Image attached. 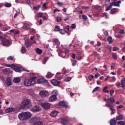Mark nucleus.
I'll use <instances>...</instances> for the list:
<instances>
[{
  "label": "nucleus",
  "mask_w": 125,
  "mask_h": 125,
  "mask_svg": "<svg viewBox=\"0 0 125 125\" xmlns=\"http://www.w3.org/2000/svg\"><path fill=\"white\" fill-rule=\"evenodd\" d=\"M32 117V113L29 111L22 112L18 115L20 121H26Z\"/></svg>",
  "instance_id": "1"
},
{
  "label": "nucleus",
  "mask_w": 125,
  "mask_h": 125,
  "mask_svg": "<svg viewBox=\"0 0 125 125\" xmlns=\"http://www.w3.org/2000/svg\"><path fill=\"white\" fill-rule=\"evenodd\" d=\"M31 107L32 102L30 99H25L21 104V108L23 110H25V109H30Z\"/></svg>",
  "instance_id": "2"
},
{
  "label": "nucleus",
  "mask_w": 125,
  "mask_h": 125,
  "mask_svg": "<svg viewBox=\"0 0 125 125\" xmlns=\"http://www.w3.org/2000/svg\"><path fill=\"white\" fill-rule=\"evenodd\" d=\"M36 79H37V77H30L29 79H25L24 84L27 86L33 85V84H35L36 83Z\"/></svg>",
  "instance_id": "3"
},
{
  "label": "nucleus",
  "mask_w": 125,
  "mask_h": 125,
  "mask_svg": "<svg viewBox=\"0 0 125 125\" xmlns=\"http://www.w3.org/2000/svg\"><path fill=\"white\" fill-rule=\"evenodd\" d=\"M0 41L2 42L3 45L4 46H7L11 44L9 40L6 39L5 38H3L2 36H0Z\"/></svg>",
  "instance_id": "4"
},
{
  "label": "nucleus",
  "mask_w": 125,
  "mask_h": 125,
  "mask_svg": "<svg viewBox=\"0 0 125 125\" xmlns=\"http://www.w3.org/2000/svg\"><path fill=\"white\" fill-rule=\"evenodd\" d=\"M39 95L41 97H47L49 96V93L46 90H42L39 92Z\"/></svg>",
  "instance_id": "5"
},
{
  "label": "nucleus",
  "mask_w": 125,
  "mask_h": 125,
  "mask_svg": "<svg viewBox=\"0 0 125 125\" xmlns=\"http://www.w3.org/2000/svg\"><path fill=\"white\" fill-rule=\"evenodd\" d=\"M51 83L54 86H58L60 83H61V82L57 80V79H53L51 81Z\"/></svg>",
  "instance_id": "6"
},
{
  "label": "nucleus",
  "mask_w": 125,
  "mask_h": 125,
  "mask_svg": "<svg viewBox=\"0 0 125 125\" xmlns=\"http://www.w3.org/2000/svg\"><path fill=\"white\" fill-rule=\"evenodd\" d=\"M41 106L42 108H44V109H46V110L50 108V104L49 103H42L41 104Z\"/></svg>",
  "instance_id": "7"
},
{
  "label": "nucleus",
  "mask_w": 125,
  "mask_h": 125,
  "mask_svg": "<svg viewBox=\"0 0 125 125\" xmlns=\"http://www.w3.org/2000/svg\"><path fill=\"white\" fill-rule=\"evenodd\" d=\"M5 83L7 84V85H8V86H10L11 84H12V82L11 80V78L10 77H8L5 81Z\"/></svg>",
  "instance_id": "8"
},
{
  "label": "nucleus",
  "mask_w": 125,
  "mask_h": 125,
  "mask_svg": "<svg viewBox=\"0 0 125 125\" xmlns=\"http://www.w3.org/2000/svg\"><path fill=\"white\" fill-rule=\"evenodd\" d=\"M121 1H114L112 2L111 3V5L112 6H117L118 7H120V3H121Z\"/></svg>",
  "instance_id": "9"
},
{
  "label": "nucleus",
  "mask_w": 125,
  "mask_h": 125,
  "mask_svg": "<svg viewBox=\"0 0 125 125\" xmlns=\"http://www.w3.org/2000/svg\"><path fill=\"white\" fill-rule=\"evenodd\" d=\"M37 82L38 83H47V80H45L44 78H41L38 79Z\"/></svg>",
  "instance_id": "10"
},
{
  "label": "nucleus",
  "mask_w": 125,
  "mask_h": 125,
  "mask_svg": "<svg viewBox=\"0 0 125 125\" xmlns=\"http://www.w3.org/2000/svg\"><path fill=\"white\" fill-rule=\"evenodd\" d=\"M57 99V97H56V95H53L49 97V101H50V102H53L54 101H56Z\"/></svg>",
  "instance_id": "11"
},
{
  "label": "nucleus",
  "mask_w": 125,
  "mask_h": 125,
  "mask_svg": "<svg viewBox=\"0 0 125 125\" xmlns=\"http://www.w3.org/2000/svg\"><path fill=\"white\" fill-rule=\"evenodd\" d=\"M31 110L32 112H39V111H41V108H40L38 105H36L34 107L32 108Z\"/></svg>",
  "instance_id": "12"
},
{
  "label": "nucleus",
  "mask_w": 125,
  "mask_h": 125,
  "mask_svg": "<svg viewBox=\"0 0 125 125\" xmlns=\"http://www.w3.org/2000/svg\"><path fill=\"white\" fill-rule=\"evenodd\" d=\"M13 112H16V109L14 108L11 107L5 110L6 113H13Z\"/></svg>",
  "instance_id": "13"
},
{
  "label": "nucleus",
  "mask_w": 125,
  "mask_h": 125,
  "mask_svg": "<svg viewBox=\"0 0 125 125\" xmlns=\"http://www.w3.org/2000/svg\"><path fill=\"white\" fill-rule=\"evenodd\" d=\"M37 121H39V119L37 117H32L29 120L30 123H33V124H34V123H36Z\"/></svg>",
  "instance_id": "14"
},
{
  "label": "nucleus",
  "mask_w": 125,
  "mask_h": 125,
  "mask_svg": "<svg viewBox=\"0 0 125 125\" xmlns=\"http://www.w3.org/2000/svg\"><path fill=\"white\" fill-rule=\"evenodd\" d=\"M115 102V99L113 97H110V98L107 99V103H111L113 104Z\"/></svg>",
  "instance_id": "15"
},
{
  "label": "nucleus",
  "mask_w": 125,
  "mask_h": 125,
  "mask_svg": "<svg viewBox=\"0 0 125 125\" xmlns=\"http://www.w3.org/2000/svg\"><path fill=\"white\" fill-rule=\"evenodd\" d=\"M61 123L62 125H66L68 124V120L65 118H63L61 119Z\"/></svg>",
  "instance_id": "16"
},
{
  "label": "nucleus",
  "mask_w": 125,
  "mask_h": 125,
  "mask_svg": "<svg viewBox=\"0 0 125 125\" xmlns=\"http://www.w3.org/2000/svg\"><path fill=\"white\" fill-rule=\"evenodd\" d=\"M59 106H62V107H67V104L64 101L60 102L59 103Z\"/></svg>",
  "instance_id": "17"
},
{
  "label": "nucleus",
  "mask_w": 125,
  "mask_h": 125,
  "mask_svg": "<svg viewBox=\"0 0 125 125\" xmlns=\"http://www.w3.org/2000/svg\"><path fill=\"white\" fill-rule=\"evenodd\" d=\"M50 116L51 117H53L54 118H55L57 115H58V112L56 111H53L51 113H50Z\"/></svg>",
  "instance_id": "18"
},
{
  "label": "nucleus",
  "mask_w": 125,
  "mask_h": 125,
  "mask_svg": "<svg viewBox=\"0 0 125 125\" xmlns=\"http://www.w3.org/2000/svg\"><path fill=\"white\" fill-rule=\"evenodd\" d=\"M25 45L26 47L28 48V47H29L30 45H32V43H31L30 42H29L28 39H26L25 41Z\"/></svg>",
  "instance_id": "19"
},
{
  "label": "nucleus",
  "mask_w": 125,
  "mask_h": 125,
  "mask_svg": "<svg viewBox=\"0 0 125 125\" xmlns=\"http://www.w3.org/2000/svg\"><path fill=\"white\" fill-rule=\"evenodd\" d=\"M20 82H21V79L19 77H16L13 80V82L15 83H20Z\"/></svg>",
  "instance_id": "20"
},
{
  "label": "nucleus",
  "mask_w": 125,
  "mask_h": 125,
  "mask_svg": "<svg viewBox=\"0 0 125 125\" xmlns=\"http://www.w3.org/2000/svg\"><path fill=\"white\" fill-rule=\"evenodd\" d=\"M33 125H43V122L40 121H37L36 122H34L33 124Z\"/></svg>",
  "instance_id": "21"
},
{
  "label": "nucleus",
  "mask_w": 125,
  "mask_h": 125,
  "mask_svg": "<svg viewBox=\"0 0 125 125\" xmlns=\"http://www.w3.org/2000/svg\"><path fill=\"white\" fill-rule=\"evenodd\" d=\"M23 28L25 30H29L30 29V24L29 23H25L23 24Z\"/></svg>",
  "instance_id": "22"
},
{
  "label": "nucleus",
  "mask_w": 125,
  "mask_h": 125,
  "mask_svg": "<svg viewBox=\"0 0 125 125\" xmlns=\"http://www.w3.org/2000/svg\"><path fill=\"white\" fill-rule=\"evenodd\" d=\"M116 124H117V122L116 121V120H115V118H113L110 120V125H116Z\"/></svg>",
  "instance_id": "23"
},
{
  "label": "nucleus",
  "mask_w": 125,
  "mask_h": 125,
  "mask_svg": "<svg viewBox=\"0 0 125 125\" xmlns=\"http://www.w3.org/2000/svg\"><path fill=\"white\" fill-rule=\"evenodd\" d=\"M35 51L36 53H38V54H42V50L39 48H36Z\"/></svg>",
  "instance_id": "24"
},
{
  "label": "nucleus",
  "mask_w": 125,
  "mask_h": 125,
  "mask_svg": "<svg viewBox=\"0 0 125 125\" xmlns=\"http://www.w3.org/2000/svg\"><path fill=\"white\" fill-rule=\"evenodd\" d=\"M3 72L5 74H9V73H11V70H10V68H6L5 69H3Z\"/></svg>",
  "instance_id": "25"
},
{
  "label": "nucleus",
  "mask_w": 125,
  "mask_h": 125,
  "mask_svg": "<svg viewBox=\"0 0 125 125\" xmlns=\"http://www.w3.org/2000/svg\"><path fill=\"white\" fill-rule=\"evenodd\" d=\"M70 52V50L69 49H65V52H62L63 54H64L63 56H62V58H64L65 56H66V54H68Z\"/></svg>",
  "instance_id": "26"
},
{
  "label": "nucleus",
  "mask_w": 125,
  "mask_h": 125,
  "mask_svg": "<svg viewBox=\"0 0 125 125\" xmlns=\"http://www.w3.org/2000/svg\"><path fill=\"white\" fill-rule=\"evenodd\" d=\"M105 106L110 109V108H114V106H113L110 103H107V104H105Z\"/></svg>",
  "instance_id": "27"
},
{
  "label": "nucleus",
  "mask_w": 125,
  "mask_h": 125,
  "mask_svg": "<svg viewBox=\"0 0 125 125\" xmlns=\"http://www.w3.org/2000/svg\"><path fill=\"white\" fill-rule=\"evenodd\" d=\"M15 66L16 67H13L14 71H15V72H21V68L17 67V66H16V65H15Z\"/></svg>",
  "instance_id": "28"
},
{
  "label": "nucleus",
  "mask_w": 125,
  "mask_h": 125,
  "mask_svg": "<svg viewBox=\"0 0 125 125\" xmlns=\"http://www.w3.org/2000/svg\"><path fill=\"white\" fill-rule=\"evenodd\" d=\"M47 78H52L53 77V74L51 73L50 72H48L46 75Z\"/></svg>",
  "instance_id": "29"
},
{
  "label": "nucleus",
  "mask_w": 125,
  "mask_h": 125,
  "mask_svg": "<svg viewBox=\"0 0 125 125\" xmlns=\"http://www.w3.org/2000/svg\"><path fill=\"white\" fill-rule=\"evenodd\" d=\"M59 33L62 35H64V34H65V33H67V32L64 29H60Z\"/></svg>",
  "instance_id": "30"
},
{
  "label": "nucleus",
  "mask_w": 125,
  "mask_h": 125,
  "mask_svg": "<svg viewBox=\"0 0 125 125\" xmlns=\"http://www.w3.org/2000/svg\"><path fill=\"white\" fill-rule=\"evenodd\" d=\"M109 109L111 111V115H114V114H115V113H116V109H115L114 108H113V107L112 108H109Z\"/></svg>",
  "instance_id": "31"
},
{
  "label": "nucleus",
  "mask_w": 125,
  "mask_h": 125,
  "mask_svg": "<svg viewBox=\"0 0 125 125\" xmlns=\"http://www.w3.org/2000/svg\"><path fill=\"white\" fill-rule=\"evenodd\" d=\"M106 89H108V87L105 86L104 87L103 91H104V92H105V93H109V90Z\"/></svg>",
  "instance_id": "32"
},
{
  "label": "nucleus",
  "mask_w": 125,
  "mask_h": 125,
  "mask_svg": "<svg viewBox=\"0 0 125 125\" xmlns=\"http://www.w3.org/2000/svg\"><path fill=\"white\" fill-rule=\"evenodd\" d=\"M117 121H121V120H123V116L122 115H120L116 117Z\"/></svg>",
  "instance_id": "33"
},
{
  "label": "nucleus",
  "mask_w": 125,
  "mask_h": 125,
  "mask_svg": "<svg viewBox=\"0 0 125 125\" xmlns=\"http://www.w3.org/2000/svg\"><path fill=\"white\" fill-rule=\"evenodd\" d=\"M6 67H8L9 68H15V65H14V64H6Z\"/></svg>",
  "instance_id": "34"
},
{
  "label": "nucleus",
  "mask_w": 125,
  "mask_h": 125,
  "mask_svg": "<svg viewBox=\"0 0 125 125\" xmlns=\"http://www.w3.org/2000/svg\"><path fill=\"white\" fill-rule=\"evenodd\" d=\"M60 30V28H59V26L58 25H56L54 29L55 32H59Z\"/></svg>",
  "instance_id": "35"
},
{
  "label": "nucleus",
  "mask_w": 125,
  "mask_h": 125,
  "mask_svg": "<svg viewBox=\"0 0 125 125\" xmlns=\"http://www.w3.org/2000/svg\"><path fill=\"white\" fill-rule=\"evenodd\" d=\"M54 42L56 44H57V45L60 44V42H59V40H58V39L54 40Z\"/></svg>",
  "instance_id": "36"
},
{
  "label": "nucleus",
  "mask_w": 125,
  "mask_h": 125,
  "mask_svg": "<svg viewBox=\"0 0 125 125\" xmlns=\"http://www.w3.org/2000/svg\"><path fill=\"white\" fill-rule=\"evenodd\" d=\"M21 53H25L26 52V47H22L21 49Z\"/></svg>",
  "instance_id": "37"
},
{
  "label": "nucleus",
  "mask_w": 125,
  "mask_h": 125,
  "mask_svg": "<svg viewBox=\"0 0 125 125\" xmlns=\"http://www.w3.org/2000/svg\"><path fill=\"white\" fill-rule=\"evenodd\" d=\"M41 8V5H39L38 6H34L33 10H39Z\"/></svg>",
  "instance_id": "38"
},
{
  "label": "nucleus",
  "mask_w": 125,
  "mask_h": 125,
  "mask_svg": "<svg viewBox=\"0 0 125 125\" xmlns=\"http://www.w3.org/2000/svg\"><path fill=\"white\" fill-rule=\"evenodd\" d=\"M56 20H57V22H58L59 23H60V22L62 21V18H61V17H57Z\"/></svg>",
  "instance_id": "39"
},
{
  "label": "nucleus",
  "mask_w": 125,
  "mask_h": 125,
  "mask_svg": "<svg viewBox=\"0 0 125 125\" xmlns=\"http://www.w3.org/2000/svg\"><path fill=\"white\" fill-rule=\"evenodd\" d=\"M93 78H94V76L91 75H89L88 76V80L89 81H90V82H91V81H92V80L93 79Z\"/></svg>",
  "instance_id": "40"
},
{
  "label": "nucleus",
  "mask_w": 125,
  "mask_h": 125,
  "mask_svg": "<svg viewBox=\"0 0 125 125\" xmlns=\"http://www.w3.org/2000/svg\"><path fill=\"white\" fill-rule=\"evenodd\" d=\"M82 18H83V20H84V21L87 20V16H86V15H83Z\"/></svg>",
  "instance_id": "41"
},
{
  "label": "nucleus",
  "mask_w": 125,
  "mask_h": 125,
  "mask_svg": "<svg viewBox=\"0 0 125 125\" xmlns=\"http://www.w3.org/2000/svg\"><path fill=\"white\" fill-rule=\"evenodd\" d=\"M71 81V77H67L64 79V82H70Z\"/></svg>",
  "instance_id": "42"
},
{
  "label": "nucleus",
  "mask_w": 125,
  "mask_h": 125,
  "mask_svg": "<svg viewBox=\"0 0 125 125\" xmlns=\"http://www.w3.org/2000/svg\"><path fill=\"white\" fill-rule=\"evenodd\" d=\"M52 93L53 94H54L53 95H55L56 96V95L58 94V91L57 90H54V91H53Z\"/></svg>",
  "instance_id": "43"
},
{
  "label": "nucleus",
  "mask_w": 125,
  "mask_h": 125,
  "mask_svg": "<svg viewBox=\"0 0 125 125\" xmlns=\"http://www.w3.org/2000/svg\"><path fill=\"white\" fill-rule=\"evenodd\" d=\"M117 124L120 125H125V122L123 121H119L117 122Z\"/></svg>",
  "instance_id": "44"
},
{
  "label": "nucleus",
  "mask_w": 125,
  "mask_h": 125,
  "mask_svg": "<svg viewBox=\"0 0 125 125\" xmlns=\"http://www.w3.org/2000/svg\"><path fill=\"white\" fill-rule=\"evenodd\" d=\"M11 3H6L5 4V6L6 7H11Z\"/></svg>",
  "instance_id": "45"
},
{
  "label": "nucleus",
  "mask_w": 125,
  "mask_h": 125,
  "mask_svg": "<svg viewBox=\"0 0 125 125\" xmlns=\"http://www.w3.org/2000/svg\"><path fill=\"white\" fill-rule=\"evenodd\" d=\"M112 6H113L112 5H111V4L110 3V4L109 6H108L107 8L106 9V11H108V10H110L111 9V8H112Z\"/></svg>",
  "instance_id": "46"
},
{
  "label": "nucleus",
  "mask_w": 125,
  "mask_h": 125,
  "mask_svg": "<svg viewBox=\"0 0 125 125\" xmlns=\"http://www.w3.org/2000/svg\"><path fill=\"white\" fill-rule=\"evenodd\" d=\"M121 84L123 85V84H125V79H122L121 80Z\"/></svg>",
  "instance_id": "47"
},
{
  "label": "nucleus",
  "mask_w": 125,
  "mask_h": 125,
  "mask_svg": "<svg viewBox=\"0 0 125 125\" xmlns=\"http://www.w3.org/2000/svg\"><path fill=\"white\" fill-rule=\"evenodd\" d=\"M107 42H113V41L112 40V37H108Z\"/></svg>",
  "instance_id": "48"
},
{
  "label": "nucleus",
  "mask_w": 125,
  "mask_h": 125,
  "mask_svg": "<svg viewBox=\"0 0 125 125\" xmlns=\"http://www.w3.org/2000/svg\"><path fill=\"white\" fill-rule=\"evenodd\" d=\"M116 86H117V87H120V85H121V83L120 82H118L115 83Z\"/></svg>",
  "instance_id": "49"
},
{
  "label": "nucleus",
  "mask_w": 125,
  "mask_h": 125,
  "mask_svg": "<svg viewBox=\"0 0 125 125\" xmlns=\"http://www.w3.org/2000/svg\"><path fill=\"white\" fill-rule=\"evenodd\" d=\"M111 13L112 14H115L116 13V9L113 8L111 9Z\"/></svg>",
  "instance_id": "50"
},
{
  "label": "nucleus",
  "mask_w": 125,
  "mask_h": 125,
  "mask_svg": "<svg viewBox=\"0 0 125 125\" xmlns=\"http://www.w3.org/2000/svg\"><path fill=\"white\" fill-rule=\"evenodd\" d=\"M20 33V32H19V31L18 30H15L14 29V35H17V34H19Z\"/></svg>",
  "instance_id": "51"
},
{
  "label": "nucleus",
  "mask_w": 125,
  "mask_h": 125,
  "mask_svg": "<svg viewBox=\"0 0 125 125\" xmlns=\"http://www.w3.org/2000/svg\"><path fill=\"white\" fill-rule=\"evenodd\" d=\"M57 5H58V6H61L62 5H63V3L60 2H57Z\"/></svg>",
  "instance_id": "52"
},
{
  "label": "nucleus",
  "mask_w": 125,
  "mask_h": 125,
  "mask_svg": "<svg viewBox=\"0 0 125 125\" xmlns=\"http://www.w3.org/2000/svg\"><path fill=\"white\" fill-rule=\"evenodd\" d=\"M42 7H43V8H44L45 9H46V8H47V6H46V3H44L42 4Z\"/></svg>",
  "instance_id": "53"
},
{
  "label": "nucleus",
  "mask_w": 125,
  "mask_h": 125,
  "mask_svg": "<svg viewBox=\"0 0 125 125\" xmlns=\"http://www.w3.org/2000/svg\"><path fill=\"white\" fill-rule=\"evenodd\" d=\"M99 88V87H96L95 88L93 89L92 92H95Z\"/></svg>",
  "instance_id": "54"
},
{
  "label": "nucleus",
  "mask_w": 125,
  "mask_h": 125,
  "mask_svg": "<svg viewBox=\"0 0 125 125\" xmlns=\"http://www.w3.org/2000/svg\"><path fill=\"white\" fill-rule=\"evenodd\" d=\"M99 76H100V74L99 73H97L95 75L94 77L96 79H97V78H98V77H99Z\"/></svg>",
  "instance_id": "55"
},
{
  "label": "nucleus",
  "mask_w": 125,
  "mask_h": 125,
  "mask_svg": "<svg viewBox=\"0 0 125 125\" xmlns=\"http://www.w3.org/2000/svg\"><path fill=\"white\" fill-rule=\"evenodd\" d=\"M65 30H66V31H67V32L69 31V29H70V27L69 26V25H67L65 28H64Z\"/></svg>",
  "instance_id": "56"
},
{
  "label": "nucleus",
  "mask_w": 125,
  "mask_h": 125,
  "mask_svg": "<svg viewBox=\"0 0 125 125\" xmlns=\"http://www.w3.org/2000/svg\"><path fill=\"white\" fill-rule=\"evenodd\" d=\"M112 57L114 59H117V55L115 53H113L112 54Z\"/></svg>",
  "instance_id": "57"
},
{
  "label": "nucleus",
  "mask_w": 125,
  "mask_h": 125,
  "mask_svg": "<svg viewBox=\"0 0 125 125\" xmlns=\"http://www.w3.org/2000/svg\"><path fill=\"white\" fill-rule=\"evenodd\" d=\"M104 36H105V37H108V32H107V31H104Z\"/></svg>",
  "instance_id": "58"
},
{
  "label": "nucleus",
  "mask_w": 125,
  "mask_h": 125,
  "mask_svg": "<svg viewBox=\"0 0 125 125\" xmlns=\"http://www.w3.org/2000/svg\"><path fill=\"white\" fill-rule=\"evenodd\" d=\"M42 14H43L42 13H40V14H38L37 15V17H42Z\"/></svg>",
  "instance_id": "59"
},
{
  "label": "nucleus",
  "mask_w": 125,
  "mask_h": 125,
  "mask_svg": "<svg viewBox=\"0 0 125 125\" xmlns=\"http://www.w3.org/2000/svg\"><path fill=\"white\" fill-rule=\"evenodd\" d=\"M71 28L72 29H75L76 28V24L75 23H73L71 25Z\"/></svg>",
  "instance_id": "60"
},
{
  "label": "nucleus",
  "mask_w": 125,
  "mask_h": 125,
  "mask_svg": "<svg viewBox=\"0 0 125 125\" xmlns=\"http://www.w3.org/2000/svg\"><path fill=\"white\" fill-rule=\"evenodd\" d=\"M114 90H110V94L111 96H112L113 95V93H114Z\"/></svg>",
  "instance_id": "61"
},
{
  "label": "nucleus",
  "mask_w": 125,
  "mask_h": 125,
  "mask_svg": "<svg viewBox=\"0 0 125 125\" xmlns=\"http://www.w3.org/2000/svg\"><path fill=\"white\" fill-rule=\"evenodd\" d=\"M62 79H63L62 76H60V77H57V80H58L59 81H60L61 80H62Z\"/></svg>",
  "instance_id": "62"
},
{
  "label": "nucleus",
  "mask_w": 125,
  "mask_h": 125,
  "mask_svg": "<svg viewBox=\"0 0 125 125\" xmlns=\"http://www.w3.org/2000/svg\"><path fill=\"white\" fill-rule=\"evenodd\" d=\"M13 59V57L12 56H9L7 58V60H12Z\"/></svg>",
  "instance_id": "63"
},
{
  "label": "nucleus",
  "mask_w": 125,
  "mask_h": 125,
  "mask_svg": "<svg viewBox=\"0 0 125 125\" xmlns=\"http://www.w3.org/2000/svg\"><path fill=\"white\" fill-rule=\"evenodd\" d=\"M77 60H82L83 59V58L81 56H78L77 57Z\"/></svg>",
  "instance_id": "64"
}]
</instances>
